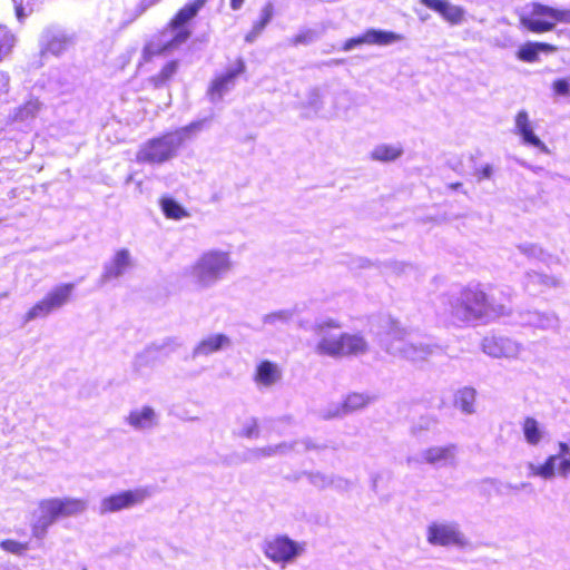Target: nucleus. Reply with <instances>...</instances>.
<instances>
[{
  "mask_svg": "<svg viewBox=\"0 0 570 570\" xmlns=\"http://www.w3.org/2000/svg\"><path fill=\"white\" fill-rule=\"evenodd\" d=\"M402 154L403 148L400 145L382 144L372 150L371 158L376 161L389 163L396 160Z\"/></svg>",
  "mask_w": 570,
  "mask_h": 570,
  "instance_id": "obj_24",
  "label": "nucleus"
},
{
  "mask_svg": "<svg viewBox=\"0 0 570 570\" xmlns=\"http://www.w3.org/2000/svg\"><path fill=\"white\" fill-rule=\"evenodd\" d=\"M13 45V37L8 33L0 36V55L7 53Z\"/></svg>",
  "mask_w": 570,
  "mask_h": 570,
  "instance_id": "obj_39",
  "label": "nucleus"
},
{
  "mask_svg": "<svg viewBox=\"0 0 570 570\" xmlns=\"http://www.w3.org/2000/svg\"><path fill=\"white\" fill-rule=\"evenodd\" d=\"M83 570H86V569H83Z\"/></svg>",
  "mask_w": 570,
  "mask_h": 570,
  "instance_id": "obj_44",
  "label": "nucleus"
},
{
  "mask_svg": "<svg viewBox=\"0 0 570 570\" xmlns=\"http://www.w3.org/2000/svg\"><path fill=\"white\" fill-rule=\"evenodd\" d=\"M482 348L492 357H507L513 353L512 343L508 338L497 336L484 337Z\"/></svg>",
  "mask_w": 570,
  "mask_h": 570,
  "instance_id": "obj_17",
  "label": "nucleus"
},
{
  "mask_svg": "<svg viewBox=\"0 0 570 570\" xmlns=\"http://www.w3.org/2000/svg\"><path fill=\"white\" fill-rule=\"evenodd\" d=\"M461 185H462L461 183H456V184H453V185H452V187H453V188H458V187H460Z\"/></svg>",
  "mask_w": 570,
  "mask_h": 570,
  "instance_id": "obj_42",
  "label": "nucleus"
},
{
  "mask_svg": "<svg viewBox=\"0 0 570 570\" xmlns=\"http://www.w3.org/2000/svg\"><path fill=\"white\" fill-rule=\"evenodd\" d=\"M515 127L524 144L537 147L541 150H547L546 145L534 135L529 120V115L525 110H520L515 115Z\"/></svg>",
  "mask_w": 570,
  "mask_h": 570,
  "instance_id": "obj_15",
  "label": "nucleus"
},
{
  "mask_svg": "<svg viewBox=\"0 0 570 570\" xmlns=\"http://www.w3.org/2000/svg\"><path fill=\"white\" fill-rule=\"evenodd\" d=\"M368 45L387 46L403 39V36L393 31L367 29Z\"/></svg>",
  "mask_w": 570,
  "mask_h": 570,
  "instance_id": "obj_25",
  "label": "nucleus"
},
{
  "mask_svg": "<svg viewBox=\"0 0 570 570\" xmlns=\"http://www.w3.org/2000/svg\"><path fill=\"white\" fill-rule=\"evenodd\" d=\"M453 315L460 321H473L480 318L493 320L508 316L512 313L510 297L503 295L500 299L489 297L476 287L464 288L459 299L452 306Z\"/></svg>",
  "mask_w": 570,
  "mask_h": 570,
  "instance_id": "obj_1",
  "label": "nucleus"
},
{
  "mask_svg": "<svg viewBox=\"0 0 570 570\" xmlns=\"http://www.w3.org/2000/svg\"><path fill=\"white\" fill-rule=\"evenodd\" d=\"M493 175V167L489 164L482 166L475 171L478 180L490 179Z\"/></svg>",
  "mask_w": 570,
  "mask_h": 570,
  "instance_id": "obj_40",
  "label": "nucleus"
},
{
  "mask_svg": "<svg viewBox=\"0 0 570 570\" xmlns=\"http://www.w3.org/2000/svg\"><path fill=\"white\" fill-rule=\"evenodd\" d=\"M519 26L528 32H551L558 24H570V8H559L540 1L527 3L518 12Z\"/></svg>",
  "mask_w": 570,
  "mask_h": 570,
  "instance_id": "obj_3",
  "label": "nucleus"
},
{
  "mask_svg": "<svg viewBox=\"0 0 570 570\" xmlns=\"http://www.w3.org/2000/svg\"><path fill=\"white\" fill-rule=\"evenodd\" d=\"M246 71L243 58H236L232 65L222 73L216 75L208 88L207 97L210 101H219L236 83V79Z\"/></svg>",
  "mask_w": 570,
  "mask_h": 570,
  "instance_id": "obj_9",
  "label": "nucleus"
},
{
  "mask_svg": "<svg viewBox=\"0 0 570 570\" xmlns=\"http://www.w3.org/2000/svg\"><path fill=\"white\" fill-rule=\"evenodd\" d=\"M155 412L150 406H144L141 410L131 411L127 417L128 423L136 428L142 429L153 424Z\"/></svg>",
  "mask_w": 570,
  "mask_h": 570,
  "instance_id": "obj_26",
  "label": "nucleus"
},
{
  "mask_svg": "<svg viewBox=\"0 0 570 570\" xmlns=\"http://www.w3.org/2000/svg\"><path fill=\"white\" fill-rule=\"evenodd\" d=\"M273 17L274 7L268 2L262 8L258 19L253 22L250 30L245 35V41L253 42L272 21Z\"/></svg>",
  "mask_w": 570,
  "mask_h": 570,
  "instance_id": "obj_21",
  "label": "nucleus"
},
{
  "mask_svg": "<svg viewBox=\"0 0 570 570\" xmlns=\"http://www.w3.org/2000/svg\"><path fill=\"white\" fill-rule=\"evenodd\" d=\"M454 451V445L432 446L423 452L422 458L429 464H446L453 462Z\"/></svg>",
  "mask_w": 570,
  "mask_h": 570,
  "instance_id": "obj_20",
  "label": "nucleus"
},
{
  "mask_svg": "<svg viewBox=\"0 0 570 570\" xmlns=\"http://www.w3.org/2000/svg\"><path fill=\"white\" fill-rule=\"evenodd\" d=\"M14 6V13L17 18L22 21L27 14L35 10L37 0H11Z\"/></svg>",
  "mask_w": 570,
  "mask_h": 570,
  "instance_id": "obj_34",
  "label": "nucleus"
},
{
  "mask_svg": "<svg viewBox=\"0 0 570 570\" xmlns=\"http://www.w3.org/2000/svg\"><path fill=\"white\" fill-rule=\"evenodd\" d=\"M177 69H178V61L177 60H171V61H168L160 70L158 73L149 77L148 81L155 87V88H160L165 85H167L171 79L173 77L175 76V73L177 72Z\"/></svg>",
  "mask_w": 570,
  "mask_h": 570,
  "instance_id": "obj_28",
  "label": "nucleus"
},
{
  "mask_svg": "<svg viewBox=\"0 0 570 570\" xmlns=\"http://www.w3.org/2000/svg\"><path fill=\"white\" fill-rule=\"evenodd\" d=\"M570 449L566 442L559 443V454L549 455L540 465L529 464V476H540L542 479H551L554 475L556 462L560 459L558 472L562 476L570 474Z\"/></svg>",
  "mask_w": 570,
  "mask_h": 570,
  "instance_id": "obj_11",
  "label": "nucleus"
},
{
  "mask_svg": "<svg viewBox=\"0 0 570 570\" xmlns=\"http://www.w3.org/2000/svg\"><path fill=\"white\" fill-rule=\"evenodd\" d=\"M208 0H191L185 3L168 21V28L176 31L174 42L181 43L186 41L191 32L185 26L193 20L199 10L206 4Z\"/></svg>",
  "mask_w": 570,
  "mask_h": 570,
  "instance_id": "obj_12",
  "label": "nucleus"
},
{
  "mask_svg": "<svg viewBox=\"0 0 570 570\" xmlns=\"http://www.w3.org/2000/svg\"><path fill=\"white\" fill-rule=\"evenodd\" d=\"M557 47L548 42H525L517 51V58L523 62H535L539 60L540 52L552 53Z\"/></svg>",
  "mask_w": 570,
  "mask_h": 570,
  "instance_id": "obj_16",
  "label": "nucleus"
},
{
  "mask_svg": "<svg viewBox=\"0 0 570 570\" xmlns=\"http://www.w3.org/2000/svg\"><path fill=\"white\" fill-rule=\"evenodd\" d=\"M362 45H368L366 31L360 36H356V37L345 40L344 43L342 45V50L350 51L353 48L362 46Z\"/></svg>",
  "mask_w": 570,
  "mask_h": 570,
  "instance_id": "obj_38",
  "label": "nucleus"
},
{
  "mask_svg": "<svg viewBox=\"0 0 570 570\" xmlns=\"http://www.w3.org/2000/svg\"><path fill=\"white\" fill-rule=\"evenodd\" d=\"M230 341L225 334H215L202 340L196 346V354L209 355L229 345Z\"/></svg>",
  "mask_w": 570,
  "mask_h": 570,
  "instance_id": "obj_22",
  "label": "nucleus"
},
{
  "mask_svg": "<svg viewBox=\"0 0 570 570\" xmlns=\"http://www.w3.org/2000/svg\"><path fill=\"white\" fill-rule=\"evenodd\" d=\"M265 557L274 563L286 564L304 552V543L297 542L287 535L279 534L264 542Z\"/></svg>",
  "mask_w": 570,
  "mask_h": 570,
  "instance_id": "obj_7",
  "label": "nucleus"
},
{
  "mask_svg": "<svg viewBox=\"0 0 570 570\" xmlns=\"http://www.w3.org/2000/svg\"><path fill=\"white\" fill-rule=\"evenodd\" d=\"M281 379V371L277 364L264 360L258 363L254 373V381L264 386H271Z\"/></svg>",
  "mask_w": 570,
  "mask_h": 570,
  "instance_id": "obj_18",
  "label": "nucleus"
},
{
  "mask_svg": "<svg viewBox=\"0 0 570 570\" xmlns=\"http://www.w3.org/2000/svg\"><path fill=\"white\" fill-rule=\"evenodd\" d=\"M180 145L171 132L154 137L140 145L136 153V161L138 164H163L171 159Z\"/></svg>",
  "mask_w": 570,
  "mask_h": 570,
  "instance_id": "obj_6",
  "label": "nucleus"
},
{
  "mask_svg": "<svg viewBox=\"0 0 570 570\" xmlns=\"http://www.w3.org/2000/svg\"><path fill=\"white\" fill-rule=\"evenodd\" d=\"M230 267L228 253L208 250L190 267V275L197 286L206 287L220 278Z\"/></svg>",
  "mask_w": 570,
  "mask_h": 570,
  "instance_id": "obj_5",
  "label": "nucleus"
},
{
  "mask_svg": "<svg viewBox=\"0 0 570 570\" xmlns=\"http://www.w3.org/2000/svg\"><path fill=\"white\" fill-rule=\"evenodd\" d=\"M316 38V32L312 29H304L289 38L288 43L293 47L307 46Z\"/></svg>",
  "mask_w": 570,
  "mask_h": 570,
  "instance_id": "obj_33",
  "label": "nucleus"
},
{
  "mask_svg": "<svg viewBox=\"0 0 570 570\" xmlns=\"http://www.w3.org/2000/svg\"><path fill=\"white\" fill-rule=\"evenodd\" d=\"M0 548L8 553L22 556L29 550V543L13 539H4L0 541Z\"/></svg>",
  "mask_w": 570,
  "mask_h": 570,
  "instance_id": "obj_32",
  "label": "nucleus"
},
{
  "mask_svg": "<svg viewBox=\"0 0 570 570\" xmlns=\"http://www.w3.org/2000/svg\"><path fill=\"white\" fill-rule=\"evenodd\" d=\"M160 206L164 215L169 219L178 220L189 216L188 212L170 197H163Z\"/></svg>",
  "mask_w": 570,
  "mask_h": 570,
  "instance_id": "obj_29",
  "label": "nucleus"
},
{
  "mask_svg": "<svg viewBox=\"0 0 570 570\" xmlns=\"http://www.w3.org/2000/svg\"><path fill=\"white\" fill-rule=\"evenodd\" d=\"M332 328H341V324L334 320H326L315 325L314 333L318 337L316 352L321 355L333 357L357 355L367 350V344L361 335L341 333L331 335Z\"/></svg>",
  "mask_w": 570,
  "mask_h": 570,
  "instance_id": "obj_2",
  "label": "nucleus"
},
{
  "mask_svg": "<svg viewBox=\"0 0 570 570\" xmlns=\"http://www.w3.org/2000/svg\"><path fill=\"white\" fill-rule=\"evenodd\" d=\"M372 401V397L364 393H350L343 401L342 407L345 412L357 411L366 405H368Z\"/></svg>",
  "mask_w": 570,
  "mask_h": 570,
  "instance_id": "obj_30",
  "label": "nucleus"
},
{
  "mask_svg": "<svg viewBox=\"0 0 570 570\" xmlns=\"http://www.w3.org/2000/svg\"><path fill=\"white\" fill-rule=\"evenodd\" d=\"M428 542L433 546L464 547L466 540L455 523H431L428 527Z\"/></svg>",
  "mask_w": 570,
  "mask_h": 570,
  "instance_id": "obj_13",
  "label": "nucleus"
},
{
  "mask_svg": "<svg viewBox=\"0 0 570 570\" xmlns=\"http://www.w3.org/2000/svg\"><path fill=\"white\" fill-rule=\"evenodd\" d=\"M150 492L147 488H137L112 493L100 502V513H114L141 504Z\"/></svg>",
  "mask_w": 570,
  "mask_h": 570,
  "instance_id": "obj_10",
  "label": "nucleus"
},
{
  "mask_svg": "<svg viewBox=\"0 0 570 570\" xmlns=\"http://www.w3.org/2000/svg\"><path fill=\"white\" fill-rule=\"evenodd\" d=\"M70 45H71V40L69 38H66V37L53 38L48 43V50L50 52H52L53 55H59V53L63 52L65 50H67Z\"/></svg>",
  "mask_w": 570,
  "mask_h": 570,
  "instance_id": "obj_37",
  "label": "nucleus"
},
{
  "mask_svg": "<svg viewBox=\"0 0 570 570\" xmlns=\"http://www.w3.org/2000/svg\"><path fill=\"white\" fill-rule=\"evenodd\" d=\"M245 0H230L229 2V6L233 10H239L243 4H244Z\"/></svg>",
  "mask_w": 570,
  "mask_h": 570,
  "instance_id": "obj_41",
  "label": "nucleus"
},
{
  "mask_svg": "<svg viewBox=\"0 0 570 570\" xmlns=\"http://www.w3.org/2000/svg\"><path fill=\"white\" fill-rule=\"evenodd\" d=\"M73 287L75 285L72 283H65L53 287L28 309L24 315V321L29 322L37 317H43L63 306L70 299Z\"/></svg>",
  "mask_w": 570,
  "mask_h": 570,
  "instance_id": "obj_8",
  "label": "nucleus"
},
{
  "mask_svg": "<svg viewBox=\"0 0 570 570\" xmlns=\"http://www.w3.org/2000/svg\"><path fill=\"white\" fill-rule=\"evenodd\" d=\"M522 432L525 441L530 445H537L542 440L543 432L540 423L532 416L524 417L522 422Z\"/></svg>",
  "mask_w": 570,
  "mask_h": 570,
  "instance_id": "obj_27",
  "label": "nucleus"
},
{
  "mask_svg": "<svg viewBox=\"0 0 570 570\" xmlns=\"http://www.w3.org/2000/svg\"><path fill=\"white\" fill-rule=\"evenodd\" d=\"M476 391L473 387L465 386L460 389L454 395V405L462 412L471 414L475 411Z\"/></svg>",
  "mask_w": 570,
  "mask_h": 570,
  "instance_id": "obj_23",
  "label": "nucleus"
},
{
  "mask_svg": "<svg viewBox=\"0 0 570 570\" xmlns=\"http://www.w3.org/2000/svg\"><path fill=\"white\" fill-rule=\"evenodd\" d=\"M7 294H0V297H4Z\"/></svg>",
  "mask_w": 570,
  "mask_h": 570,
  "instance_id": "obj_43",
  "label": "nucleus"
},
{
  "mask_svg": "<svg viewBox=\"0 0 570 570\" xmlns=\"http://www.w3.org/2000/svg\"><path fill=\"white\" fill-rule=\"evenodd\" d=\"M551 89L557 97H567L570 95V80L568 78L554 79L551 83Z\"/></svg>",
  "mask_w": 570,
  "mask_h": 570,
  "instance_id": "obj_35",
  "label": "nucleus"
},
{
  "mask_svg": "<svg viewBox=\"0 0 570 570\" xmlns=\"http://www.w3.org/2000/svg\"><path fill=\"white\" fill-rule=\"evenodd\" d=\"M239 436L246 438V439H255L259 435V424L257 420L253 419L249 422L245 423L243 428L240 429Z\"/></svg>",
  "mask_w": 570,
  "mask_h": 570,
  "instance_id": "obj_36",
  "label": "nucleus"
},
{
  "mask_svg": "<svg viewBox=\"0 0 570 570\" xmlns=\"http://www.w3.org/2000/svg\"><path fill=\"white\" fill-rule=\"evenodd\" d=\"M86 507V501L79 498H52L40 501L41 518L32 525V534L42 538L56 520L78 515Z\"/></svg>",
  "mask_w": 570,
  "mask_h": 570,
  "instance_id": "obj_4",
  "label": "nucleus"
},
{
  "mask_svg": "<svg viewBox=\"0 0 570 570\" xmlns=\"http://www.w3.org/2000/svg\"><path fill=\"white\" fill-rule=\"evenodd\" d=\"M426 8L436 11L450 24H460L464 20V10L445 0H420Z\"/></svg>",
  "mask_w": 570,
  "mask_h": 570,
  "instance_id": "obj_14",
  "label": "nucleus"
},
{
  "mask_svg": "<svg viewBox=\"0 0 570 570\" xmlns=\"http://www.w3.org/2000/svg\"><path fill=\"white\" fill-rule=\"evenodd\" d=\"M39 110L40 102L37 99L28 100L16 109L13 119L17 121L31 119L38 114Z\"/></svg>",
  "mask_w": 570,
  "mask_h": 570,
  "instance_id": "obj_31",
  "label": "nucleus"
},
{
  "mask_svg": "<svg viewBox=\"0 0 570 570\" xmlns=\"http://www.w3.org/2000/svg\"><path fill=\"white\" fill-rule=\"evenodd\" d=\"M130 266V255L125 248L118 250L112 261L104 269V279H111L120 276Z\"/></svg>",
  "mask_w": 570,
  "mask_h": 570,
  "instance_id": "obj_19",
  "label": "nucleus"
}]
</instances>
